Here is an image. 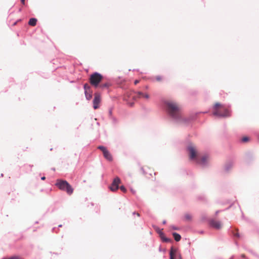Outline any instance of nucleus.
<instances>
[{"label": "nucleus", "instance_id": "9d476101", "mask_svg": "<svg viewBox=\"0 0 259 259\" xmlns=\"http://www.w3.org/2000/svg\"><path fill=\"white\" fill-rule=\"evenodd\" d=\"M210 225L216 229H220L222 228L221 222L214 220H211L209 222Z\"/></svg>", "mask_w": 259, "mask_h": 259}, {"label": "nucleus", "instance_id": "ddd939ff", "mask_svg": "<svg viewBox=\"0 0 259 259\" xmlns=\"http://www.w3.org/2000/svg\"><path fill=\"white\" fill-rule=\"evenodd\" d=\"M110 86V84L108 82H106L104 83L101 82L98 88H99L101 89H104L106 88H108Z\"/></svg>", "mask_w": 259, "mask_h": 259}, {"label": "nucleus", "instance_id": "c756f323", "mask_svg": "<svg viewBox=\"0 0 259 259\" xmlns=\"http://www.w3.org/2000/svg\"><path fill=\"white\" fill-rule=\"evenodd\" d=\"M165 223H166V222H165V221H163V224H165Z\"/></svg>", "mask_w": 259, "mask_h": 259}, {"label": "nucleus", "instance_id": "0eeeda50", "mask_svg": "<svg viewBox=\"0 0 259 259\" xmlns=\"http://www.w3.org/2000/svg\"><path fill=\"white\" fill-rule=\"evenodd\" d=\"M188 150L189 152L190 159H196L197 156V150L195 147L192 144H190L188 147Z\"/></svg>", "mask_w": 259, "mask_h": 259}, {"label": "nucleus", "instance_id": "4468645a", "mask_svg": "<svg viewBox=\"0 0 259 259\" xmlns=\"http://www.w3.org/2000/svg\"><path fill=\"white\" fill-rule=\"evenodd\" d=\"M137 96L139 98H144L147 99L149 98V95L148 94H144L140 92L137 93Z\"/></svg>", "mask_w": 259, "mask_h": 259}, {"label": "nucleus", "instance_id": "9b49d317", "mask_svg": "<svg viewBox=\"0 0 259 259\" xmlns=\"http://www.w3.org/2000/svg\"><path fill=\"white\" fill-rule=\"evenodd\" d=\"M208 159L209 157L207 155H204L199 160H197V162L200 164L205 165L207 163Z\"/></svg>", "mask_w": 259, "mask_h": 259}, {"label": "nucleus", "instance_id": "c85d7f7f", "mask_svg": "<svg viewBox=\"0 0 259 259\" xmlns=\"http://www.w3.org/2000/svg\"><path fill=\"white\" fill-rule=\"evenodd\" d=\"M245 256L244 254L242 255V257H244Z\"/></svg>", "mask_w": 259, "mask_h": 259}, {"label": "nucleus", "instance_id": "b1692460", "mask_svg": "<svg viewBox=\"0 0 259 259\" xmlns=\"http://www.w3.org/2000/svg\"><path fill=\"white\" fill-rule=\"evenodd\" d=\"M133 214H136L137 215L138 217H140V214L138 213V212H133Z\"/></svg>", "mask_w": 259, "mask_h": 259}, {"label": "nucleus", "instance_id": "a878e982", "mask_svg": "<svg viewBox=\"0 0 259 259\" xmlns=\"http://www.w3.org/2000/svg\"><path fill=\"white\" fill-rule=\"evenodd\" d=\"M41 179L42 180H45L46 179V178H45V177H42L41 178Z\"/></svg>", "mask_w": 259, "mask_h": 259}, {"label": "nucleus", "instance_id": "2eb2a0df", "mask_svg": "<svg viewBox=\"0 0 259 259\" xmlns=\"http://www.w3.org/2000/svg\"><path fill=\"white\" fill-rule=\"evenodd\" d=\"M36 22H37L36 19L32 18L29 20V21L28 22V24H29V25H30L31 26H34L36 25Z\"/></svg>", "mask_w": 259, "mask_h": 259}, {"label": "nucleus", "instance_id": "423d86ee", "mask_svg": "<svg viewBox=\"0 0 259 259\" xmlns=\"http://www.w3.org/2000/svg\"><path fill=\"white\" fill-rule=\"evenodd\" d=\"M121 181L119 178L116 177L112 182L111 186L109 187L110 190L114 192L118 190L119 188V185Z\"/></svg>", "mask_w": 259, "mask_h": 259}, {"label": "nucleus", "instance_id": "7ed1b4c3", "mask_svg": "<svg viewBox=\"0 0 259 259\" xmlns=\"http://www.w3.org/2000/svg\"><path fill=\"white\" fill-rule=\"evenodd\" d=\"M103 78V76L100 73L95 72L90 75L89 81L92 86L97 88L102 81Z\"/></svg>", "mask_w": 259, "mask_h": 259}, {"label": "nucleus", "instance_id": "39448f33", "mask_svg": "<svg viewBox=\"0 0 259 259\" xmlns=\"http://www.w3.org/2000/svg\"><path fill=\"white\" fill-rule=\"evenodd\" d=\"M98 149H100L103 152L104 157L108 161H111L113 160L112 156L107 148L103 146H99Z\"/></svg>", "mask_w": 259, "mask_h": 259}, {"label": "nucleus", "instance_id": "393cba45", "mask_svg": "<svg viewBox=\"0 0 259 259\" xmlns=\"http://www.w3.org/2000/svg\"><path fill=\"white\" fill-rule=\"evenodd\" d=\"M139 82V80H136L134 82V83L135 85L137 84Z\"/></svg>", "mask_w": 259, "mask_h": 259}, {"label": "nucleus", "instance_id": "20e7f679", "mask_svg": "<svg viewBox=\"0 0 259 259\" xmlns=\"http://www.w3.org/2000/svg\"><path fill=\"white\" fill-rule=\"evenodd\" d=\"M56 185L60 190L66 191L69 195L72 194L73 192L71 186L66 181L58 180Z\"/></svg>", "mask_w": 259, "mask_h": 259}, {"label": "nucleus", "instance_id": "5701e85b", "mask_svg": "<svg viewBox=\"0 0 259 259\" xmlns=\"http://www.w3.org/2000/svg\"><path fill=\"white\" fill-rule=\"evenodd\" d=\"M242 141L244 142H247L248 141V138L246 137H243L242 139Z\"/></svg>", "mask_w": 259, "mask_h": 259}, {"label": "nucleus", "instance_id": "2f4dec72", "mask_svg": "<svg viewBox=\"0 0 259 259\" xmlns=\"http://www.w3.org/2000/svg\"><path fill=\"white\" fill-rule=\"evenodd\" d=\"M174 230H176V227H174Z\"/></svg>", "mask_w": 259, "mask_h": 259}, {"label": "nucleus", "instance_id": "f3484780", "mask_svg": "<svg viewBox=\"0 0 259 259\" xmlns=\"http://www.w3.org/2000/svg\"><path fill=\"white\" fill-rule=\"evenodd\" d=\"M83 87L85 93H87L88 92H90L91 91L90 87L88 83L84 84Z\"/></svg>", "mask_w": 259, "mask_h": 259}, {"label": "nucleus", "instance_id": "412c9836", "mask_svg": "<svg viewBox=\"0 0 259 259\" xmlns=\"http://www.w3.org/2000/svg\"><path fill=\"white\" fill-rule=\"evenodd\" d=\"M120 189L124 193H125L126 192V189L123 186H120Z\"/></svg>", "mask_w": 259, "mask_h": 259}, {"label": "nucleus", "instance_id": "f03ea898", "mask_svg": "<svg viewBox=\"0 0 259 259\" xmlns=\"http://www.w3.org/2000/svg\"><path fill=\"white\" fill-rule=\"evenodd\" d=\"M213 114L219 117H227L230 116L228 109L219 103L215 104L213 107Z\"/></svg>", "mask_w": 259, "mask_h": 259}, {"label": "nucleus", "instance_id": "aec40b11", "mask_svg": "<svg viewBox=\"0 0 259 259\" xmlns=\"http://www.w3.org/2000/svg\"><path fill=\"white\" fill-rule=\"evenodd\" d=\"M160 236H161V239H162L164 242H168V241H169V240L168 239H167V238H165V237H164V235H163V233H161V232H160Z\"/></svg>", "mask_w": 259, "mask_h": 259}, {"label": "nucleus", "instance_id": "cd10ccee", "mask_svg": "<svg viewBox=\"0 0 259 259\" xmlns=\"http://www.w3.org/2000/svg\"><path fill=\"white\" fill-rule=\"evenodd\" d=\"M219 211L218 210V211H216L215 213H216V214H218V213H219Z\"/></svg>", "mask_w": 259, "mask_h": 259}, {"label": "nucleus", "instance_id": "bb28decb", "mask_svg": "<svg viewBox=\"0 0 259 259\" xmlns=\"http://www.w3.org/2000/svg\"><path fill=\"white\" fill-rule=\"evenodd\" d=\"M235 235L236 236L238 237H239V234H238V233H236V234H235Z\"/></svg>", "mask_w": 259, "mask_h": 259}, {"label": "nucleus", "instance_id": "6ab92c4d", "mask_svg": "<svg viewBox=\"0 0 259 259\" xmlns=\"http://www.w3.org/2000/svg\"><path fill=\"white\" fill-rule=\"evenodd\" d=\"M185 219L187 221H191L192 219V216L189 213H187L185 215Z\"/></svg>", "mask_w": 259, "mask_h": 259}, {"label": "nucleus", "instance_id": "f257e3e1", "mask_svg": "<svg viewBox=\"0 0 259 259\" xmlns=\"http://www.w3.org/2000/svg\"><path fill=\"white\" fill-rule=\"evenodd\" d=\"M166 107L168 113L173 118L178 119L181 118L182 108L179 104L174 102H168Z\"/></svg>", "mask_w": 259, "mask_h": 259}, {"label": "nucleus", "instance_id": "dca6fc26", "mask_svg": "<svg viewBox=\"0 0 259 259\" xmlns=\"http://www.w3.org/2000/svg\"><path fill=\"white\" fill-rule=\"evenodd\" d=\"M172 235L175 238V240L176 241H179L181 239V237L180 235H179V234H178L177 233H174L172 234Z\"/></svg>", "mask_w": 259, "mask_h": 259}, {"label": "nucleus", "instance_id": "6e6552de", "mask_svg": "<svg viewBox=\"0 0 259 259\" xmlns=\"http://www.w3.org/2000/svg\"><path fill=\"white\" fill-rule=\"evenodd\" d=\"M101 96L98 93L95 94L94 99L93 100V107L95 109H97L99 107V104L101 102Z\"/></svg>", "mask_w": 259, "mask_h": 259}, {"label": "nucleus", "instance_id": "7c9ffc66", "mask_svg": "<svg viewBox=\"0 0 259 259\" xmlns=\"http://www.w3.org/2000/svg\"><path fill=\"white\" fill-rule=\"evenodd\" d=\"M174 230H176V227H174Z\"/></svg>", "mask_w": 259, "mask_h": 259}, {"label": "nucleus", "instance_id": "4be33fe9", "mask_svg": "<svg viewBox=\"0 0 259 259\" xmlns=\"http://www.w3.org/2000/svg\"><path fill=\"white\" fill-rule=\"evenodd\" d=\"M155 79L157 81H160L162 78L161 76H157L155 77Z\"/></svg>", "mask_w": 259, "mask_h": 259}, {"label": "nucleus", "instance_id": "1a4fd4ad", "mask_svg": "<svg viewBox=\"0 0 259 259\" xmlns=\"http://www.w3.org/2000/svg\"><path fill=\"white\" fill-rule=\"evenodd\" d=\"M169 254L170 259H182L181 254L172 248H171Z\"/></svg>", "mask_w": 259, "mask_h": 259}, {"label": "nucleus", "instance_id": "f8f14e48", "mask_svg": "<svg viewBox=\"0 0 259 259\" xmlns=\"http://www.w3.org/2000/svg\"><path fill=\"white\" fill-rule=\"evenodd\" d=\"M141 169L143 174L146 175L148 174L147 170L149 171V175L151 176L152 175V173L153 172V170L147 166L142 167L141 168Z\"/></svg>", "mask_w": 259, "mask_h": 259}, {"label": "nucleus", "instance_id": "a211bd4d", "mask_svg": "<svg viewBox=\"0 0 259 259\" xmlns=\"http://www.w3.org/2000/svg\"><path fill=\"white\" fill-rule=\"evenodd\" d=\"M85 95L87 99L89 100H90L92 97V93L91 91L90 92H88V93H85Z\"/></svg>", "mask_w": 259, "mask_h": 259}]
</instances>
